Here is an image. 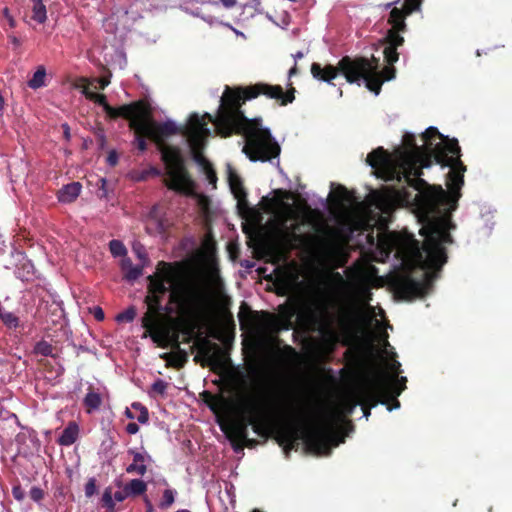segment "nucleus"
Listing matches in <instances>:
<instances>
[{"label":"nucleus","mask_w":512,"mask_h":512,"mask_svg":"<svg viewBox=\"0 0 512 512\" xmlns=\"http://www.w3.org/2000/svg\"><path fill=\"white\" fill-rule=\"evenodd\" d=\"M405 133L403 145L392 154L379 147L367 155L366 162L376 177L392 182L381 191L370 193V212L376 223L387 226V218L398 207L409 208L421 225L422 242L413 233L387 232L379 236L375 260L388 261L396 273V287L404 299L430 293L438 272L447 262L446 245L452 243L455 228L451 213L456 210L464 184L466 167L460 160L456 139L430 126L420 135Z\"/></svg>","instance_id":"obj_1"},{"label":"nucleus","mask_w":512,"mask_h":512,"mask_svg":"<svg viewBox=\"0 0 512 512\" xmlns=\"http://www.w3.org/2000/svg\"><path fill=\"white\" fill-rule=\"evenodd\" d=\"M293 91L284 94L281 86L266 83H256L245 89H232L226 86L220 97L215 117L208 113L202 116L193 113L183 127L171 119L157 123L137 106H123L120 114L129 119L132 129L146 134L156 144H164L166 138L180 133L185 138L194 160L198 163L204 162L200 152L211 135L208 127L210 122L214 124L217 133L223 137L233 133L242 135L245 138L242 151L250 161L272 163L274 159L278 160L281 151L279 144L272 136L270 129L262 125L261 118H247L241 106L246 100L257 98L259 95L281 100V104L286 105L293 102Z\"/></svg>","instance_id":"obj_2"},{"label":"nucleus","mask_w":512,"mask_h":512,"mask_svg":"<svg viewBox=\"0 0 512 512\" xmlns=\"http://www.w3.org/2000/svg\"><path fill=\"white\" fill-rule=\"evenodd\" d=\"M392 389L389 383L364 379L340 399L338 406L317 408L305 415H295L291 423L281 431L279 443L286 455L299 440H303L313 454L329 456L331 450L344 443L345 437L353 431V426L346 424L344 418L351 415L360 402L372 403V407L380 403L386 405L388 411L400 408L397 397L405 390V386Z\"/></svg>","instance_id":"obj_3"},{"label":"nucleus","mask_w":512,"mask_h":512,"mask_svg":"<svg viewBox=\"0 0 512 512\" xmlns=\"http://www.w3.org/2000/svg\"><path fill=\"white\" fill-rule=\"evenodd\" d=\"M404 38L395 32L390 35V43L384 48V57L389 66L385 67L382 71L379 70V60L373 58L371 62L367 58H351L349 56L343 57L338 67L327 65L322 68L319 63L311 65L312 76L329 84L338 75L340 71L349 83H356L361 86L365 84L366 88L373 92L376 96L381 91V85L384 81H389L395 78V68L392 66L398 61L399 55L397 47L401 46Z\"/></svg>","instance_id":"obj_4"},{"label":"nucleus","mask_w":512,"mask_h":512,"mask_svg":"<svg viewBox=\"0 0 512 512\" xmlns=\"http://www.w3.org/2000/svg\"><path fill=\"white\" fill-rule=\"evenodd\" d=\"M148 291L146 302L149 311L142 318V326L150 333L157 329L156 313L163 309L162 298L169 294L171 301L176 298L180 287V272L175 266L159 262L153 275L148 276Z\"/></svg>","instance_id":"obj_5"},{"label":"nucleus","mask_w":512,"mask_h":512,"mask_svg":"<svg viewBox=\"0 0 512 512\" xmlns=\"http://www.w3.org/2000/svg\"><path fill=\"white\" fill-rule=\"evenodd\" d=\"M279 409L276 397H258L248 401L245 405L246 417L231 426L228 437L252 445L254 441L248 438V427L252 426L254 433L259 436L266 435L272 416Z\"/></svg>","instance_id":"obj_6"},{"label":"nucleus","mask_w":512,"mask_h":512,"mask_svg":"<svg viewBox=\"0 0 512 512\" xmlns=\"http://www.w3.org/2000/svg\"><path fill=\"white\" fill-rule=\"evenodd\" d=\"M372 300V292L370 287L364 281H359L354 285L353 294L349 295V306L344 315L339 319V329L342 334L347 335L359 324L362 319H366L369 324H374L381 330L382 322L377 316H384V311L371 306L369 302Z\"/></svg>","instance_id":"obj_7"},{"label":"nucleus","mask_w":512,"mask_h":512,"mask_svg":"<svg viewBox=\"0 0 512 512\" xmlns=\"http://www.w3.org/2000/svg\"><path fill=\"white\" fill-rule=\"evenodd\" d=\"M157 145L166 168V186L174 191L189 192L191 183L183 168L180 150L165 143Z\"/></svg>","instance_id":"obj_8"},{"label":"nucleus","mask_w":512,"mask_h":512,"mask_svg":"<svg viewBox=\"0 0 512 512\" xmlns=\"http://www.w3.org/2000/svg\"><path fill=\"white\" fill-rule=\"evenodd\" d=\"M380 338L383 340V353L390 358V362L387 363V370L372 371L365 376L366 381H375L377 383H389L392 390L406 387L407 378L404 376L399 377L401 373V363L395 359L396 353L392 351V347L387 341L388 334L386 331L380 332Z\"/></svg>","instance_id":"obj_9"},{"label":"nucleus","mask_w":512,"mask_h":512,"mask_svg":"<svg viewBox=\"0 0 512 512\" xmlns=\"http://www.w3.org/2000/svg\"><path fill=\"white\" fill-rule=\"evenodd\" d=\"M226 176L230 190L237 199V208L240 212L248 210L247 193L243 187L242 180L230 163L226 164Z\"/></svg>","instance_id":"obj_10"},{"label":"nucleus","mask_w":512,"mask_h":512,"mask_svg":"<svg viewBox=\"0 0 512 512\" xmlns=\"http://www.w3.org/2000/svg\"><path fill=\"white\" fill-rule=\"evenodd\" d=\"M422 4V0H404L403 7L401 9L394 7L390 11L389 23L392 25L394 31H403L405 29V18L414 11H419Z\"/></svg>","instance_id":"obj_11"},{"label":"nucleus","mask_w":512,"mask_h":512,"mask_svg":"<svg viewBox=\"0 0 512 512\" xmlns=\"http://www.w3.org/2000/svg\"><path fill=\"white\" fill-rule=\"evenodd\" d=\"M307 316L311 324L318 325L322 329L326 330L334 339H339V334L333 328L332 318L325 307L322 305H315L310 307L307 312Z\"/></svg>","instance_id":"obj_12"},{"label":"nucleus","mask_w":512,"mask_h":512,"mask_svg":"<svg viewBox=\"0 0 512 512\" xmlns=\"http://www.w3.org/2000/svg\"><path fill=\"white\" fill-rule=\"evenodd\" d=\"M170 226L171 222L166 216L162 215L159 206H153L147 218V233L154 236L164 237Z\"/></svg>","instance_id":"obj_13"},{"label":"nucleus","mask_w":512,"mask_h":512,"mask_svg":"<svg viewBox=\"0 0 512 512\" xmlns=\"http://www.w3.org/2000/svg\"><path fill=\"white\" fill-rule=\"evenodd\" d=\"M128 452L133 456V462L127 466L126 472L144 475L147 471V463L152 461L151 456L145 451L138 452L134 449H130Z\"/></svg>","instance_id":"obj_14"},{"label":"nucleus","mask_w":512,"mask_h":512,"mask_svg":"<svg viewBox=\"0 0 512 512\" xmlns=\"http://www.w3.org/2000/svg\"><path fill=\"white\" fill-rule=\"evenodd\" d=\"M299 216L291 209L288 208L284 215L279 219L280 229L286 234L287 237H293L300 226L298 222Z\"/></svg>","instance_id":"obj_15"},{"label":"nucleus","mask_w":512,"mask_h":512,"mask_svg":"<svg viewBox=\"0 0 512 512\" xmlns=\"http://www.w3.org/2000/svg\"><path fill=\"white\" fill-rule=\"evenodd\" d=\"M120 268L123 272V277L128 282L136 281L143 273V266L134 265L129 257H124L120 261Z\"/></svg>","instance_id":"obj_16"},{"label":"nucleus","mask_w":512,"mask_h":512,"mask_svg":"<svg viewBox=\"0 0 512 512\" xmlns=\"http://www.w3.org/2000/svg\"><path fill=\"white\" fill-rule=\"evenodd\" d=\"M82 186L79 182H72L67 185H64L58 191V200L61 203H70L73 202L81 192Z\"/></svg>","instance_id":"obj_17"},{"label":"nucleus","mask_w":512,"mask_h":512,"mask_svg":"<svg viewBox=\"0 0 512 512\" xmlns=\"http://www.w3.org/2000/svg\"><path fill=\"white\" fill-rule=\"evenodd\" d=\"M79 435V427L75 422H70L62 431L58 443L62 446L74 444Z\"/></svg>","instance_id":"obj_18"},{"label":"nucleus","mask_w":512,"mask_h":512,"mask_svg":"<svg viewBox=\"0 0 512 512\" xmlns=\"http://www.w3.org/2000/svg\"><path fill=\"white\" fill-rule=\"evenodd\" d=\"M32 5V19L39 24L45 23L47 20V10L43 0H31Z\"/></svg>","instance_id":"obj_19"},{"label":"nucleus","mask_w":512,"mask_h":512,"mask_svg":"<svg viewBox=\"0 0 512 512\" xmlns=\"http://www.w3.org/2000/svg\"><path fill=\"white\" fill-rule=\"evenodd\" d=\"M83 403L87 408V412L91 413L92 411H96L100 408L102 404V398L99 393L90 390L87 392L83 399Z\"/></svg>","instance_id":"obj_20"},{"label":"nucleus","mask_w":512,"mask_h":512,"mask_svg":"<svg viewBox=\"0 0 512 512\" xmlns=\"http://www.w3.org/2000/svg\"><path fill=\"white\" fill-rule=\"evenodd\" d=\"M124 487L129 497L142 495L147 490V484L141 479H132Z\"/></svg>","instance_id":"obj_21"},{"label":"nucleus","mask_w":512,"mask_h":512,"mask_svg":"<svg viewBox=\"0 0 512 512\" xmlns=\"http://www.w3.org/2000/svg\"><path fill=\"white\" fill-rule=\"evenodd\" d=\"M46 70L44 66H39L34 72L32 78L28 81V86L31 89H39L45 86Z\"/></svg>","instance_id":"obj_22"},{"label":"nucleus","mask_w":512,"mask_h":512,"mask_svg":"<svg viewBox=\"0 0 512 512\" xmlns=\"http://www.w3.org/2000/svg\"><path fill=\"white\" fill-rule=\"evenodd\" d=\"M15 275L22 281L30 280L34 275V265L31 261L26 260L21 267L16 269Z\"/></svg>","instance_id":"obj_23"},{"label":"nucleus","mask_w":512,"mask_h":512,"mask_svg":"<svg viewBox=\"0 0 512 512\" xmlns=\"http://www.w3.org/2000/svg\"><path fill=\"white\" fill-rule=\"evenodd\" d=\"M181 9L183 11H185L186 13L188 14H191L195 17H199L201 18L202 20H204L205 22H207L209 25H214V24H217L219 23L218 19L213 17V16H210V15H205L202 13V11L199 9V8H196V9H191L188 4H184L181 6Z\"/></svg>","instance_id":"obj_24"},{"label":"nucleus","mask_w":512,"mask_h":512,"mask_svg":"<svg viewBox=\"0 0 512 512\" xmlns=\"http://www.w3.org/2000/svg\"><path fill=\"white\" fill-rule=\"evenodd\" d=\"M109 249L114 257H126L127 249L125 245L120 241L113 239L109 242Z\"/></svg>","instance_id":"obj_25"},{"label":"nucleus","mask_w":512,"mask_h":512,"mask_svg":"<svg viewBox=\"0 0 512 512\" xmlns=\"http://www.w3.org/2000/svg\"><path fill=\"white\" fill-rule=\"evenodd\" d=\"M53 346L45 341L41 340L34 346V353L42 356H53Z\"/></svg>","instance_id":"obj_26"},{"label":"nucleus","mask_w":512,"mask_h":512,"mask_svg":"<svg viewBox=\"0 0 512 512\" xmlns=\"http://www.w3.org/2000/svg\"><path fill=\"white\" fill-rule=\"evenodd\" d=\"M176 495H177L176 490H174V489H166L163 492V497H162V500L159 503V507L161 509L169 508L174 503Z\"/></svg>","instance_id":"obj_27"},{"label":"nucleus","mask_w":512,"mask_h":512,"mask_svg":"<svg viewBox=\"0 0 512 512\" xmlns=\"http://www.w3.org/2000/svg\"><path fill=\"white\" fill-rule=\"evenodd\" d=\"M101 504L108 512H114L115 502L112 499V488L107 487L101 497Z\"/></svg>","instance_id":"obj_28"},{"label":"nucleus","mask_w":512,"mask_h":512,"mask_svg":"<svg viewBox=\"0 0 512 512\" xmlns=\"http://www.w3.org/2000/svg\"><path fill=\"white\" fill-rule=\"evenodd\" d=\"M135 316H136L135 308L129 307L116 316V321L130 323L134 320Z\"/></svg>","instance_id":"obj_29"},{"label":"nucleus","mask_w":512,"mask_h":512,"mask_svg":"<svg viewBox=\"0 0 512 512\" xmlns=\"http://www.w3.org/2000/svg\"><path fill=\"white\" fill-rule=\"evenodd\" d=\"M92 101L101 105L104 108L105 112L108 113L109 115H111V116L116 115V111L114 110V108H112L107 103L105 95L96 93V97Z\"/></svg>","instance_id":"obj_30"},{"label":"nucleus","mask_w":512,"mask_h":512,"mask_svg":"<svg viewBox=\"0 0 512 512\" xmlns=\"http://www.w3.org/2000/svg\"><path fill=\"white\" fill-rule=\"evenodd\" d=\"M151 389L159 395H164L167 390V383L162 379H157L153 382Z\"/></svg>","instance_id":"obj_31"},{"label":"nucleus","mask_w":512,"mask_h":512,"mask_svg":"<svg viewBox=\"0 0 512 512\" xmlns=\"http://www.w3.org/2000/svg\"><path fill=\"white\" fill-rule=\"evenodd\" d=\"M135 133H136V137H135V142H136V145H137V148L140 150V151H145L146 148H147V144H146V140H145V137H147L146 134L144 133H139L138 131L134 130Z\"/></svg>","instance_id":"obj_32"},{"label":"nucleus","mask_w":512,"mask_h":512,"mask_svg":"<svg viewBox=\"0 0 512 512\" xmlns=\"http://www.w3.org/2000/svg\"><path fill=\"white\" fill-rule=\"evenodd\" d=\"M96 480L94 478H90L85 484V495L86 497H91L96 492Z\"/></svg>","instance_id":"obj_33"},{"label":"nucleus","mask_w":512,"mask_h":512,"mask_svg":"<svg viewBox=\"0 0 512 512\" xmlns=\"http://www.w3.org/2000/svg\"><path fill=\"white\" fill-rule=\"evenodd\" d=\"M44 496V492L41 488L39 487H32L31 490H30V498L35 501V502H39L40 500H42Z\"/></svg>","instance_id":"obj_34"},{"label":"nucleus","mask_w":512,"mask_h":512,"mask_svg":"<svg viewBox=\"0 0 512 512\" xmlns=\"http://www.w3.org/2000/svg\"><path fill=\"white\" fill-rule=\"evenodd\" d=\"M225 496L227 497L229 504L231 506H234L235 503V493H234V486L233 485H226L225 487Z\"/></svg>","instance_id":"obj_35"},{"label":"nucleus","mask_w":512,"mask_h":512,"mask_svg":"<svg viewBox=\"0 0 512 512\" xmlns=\"http://www.w3.org/2000/svg\"><path fill=\"white\" fill-rule=\"evenodd\" d=\"M127 497H129V495L126 492L125 487L121 491H116L115 493H112V499H113L114 502H122Z\"/></svg>","instance_id":"obj_36"},{"label":"nucleus","mask_w":512,"mask_h":512,"mask_svg":"<svg viewBox=\"0 0 512 512\" xmlns=\"http://www.w3.org/2000/svg\"><path fill=\"white\" fill-rule=\"evenodd\" d=\"M135 419H137V421L141 424H145L148 422L149 420V413H148V409H143L139 411V414L137 416H135Z\"/></svg>","instance_id":"obj_37"},{"label":"nucleus","mask_w":512,"mask_h":512,"mask_svg":"<svg viewBox=\"0 0 512 512\" xmlns=\"http://www.w3.org/2000/svg\"><path fill=\"white\" fill-rule=\"evenodd\" d=\"M4 17L7 19L8 21V24L11 28H15L16 27V21L15 19L13 18V16L10 14V11L7 7H5L2 11Z\"/></svg>","instance_id":"obj_38"},{"label":"nucleus","mask_w":512,"mask_h":512,"mask_svg":"<svg viewBox=\"0 0 512 512\" xmlns=\"http://www.w3.org/2000/svg\"><path fill=\"white\" fill-rule=\"evenodd\" d=\"M107 163L110 166H115L118 163V155L116 151H110L107 156Z\"/></svg>","instance_id":"obj_39"},{"label":"nucleus","mask_w":512,"mask_h":512,"mask_svg":"<svg viewBox=\"0 0 512 512\" xmlns=\"http://www.w3.org/2000/svg\"><path fill=\"white\" fill-rule=\"evenodd\" d=\"M95 81L98 83L99 89L103 90L110 84V76L98 78Z\"/></svg>","instance_id":"obj_40"},{"label":"nucleus","mask_w":512,"mask_h":512,"mask_svg":"<svg viewBox=\"0 0 512 512\" xmlns=\"http://www.w3.org/2000/svg\"><path fill=\"white\" fill-rule=\"evenodd\" d=\"M139 431V426L134 423V422H131V423H128L127 426H126V432L130 435H134L136 434L137 432Z\"/></svg>","instance_id":"obj_41"},{"label":"nucleus","mask_w":512,"mask_h":512,"mask_svg":"<svg viewBox=\"0 0 512 512\" xmlns=\"http://www.w3.org/2000/svg\"><path fill=\"white\" fill-rule=\"evenodd\" d=\"M93 315H94L95 319L98 321H102L105 317L102 308H100L98 306L93 308Z\"/></svg>","instance_id":"obj_42"},{"label":"nucleus","mask_w":512,"mask_h":512,"mask_svg":"<svg viewBox=\"0 0 512 512\" xmlns=\"http://www.w3.org/2000/svg\"><path fill=\"white\" fill-rule=\"evenodd\" d=\"M230 441L232 442V446H233V449L236 453H240L243 451V444L245 442H239L237 440H234L233 438H229Z\"/></svg>","instance_id":"obj_43"},{"label":"nucleus","mask_w":512,"mask_h":512,"mask_svg":"<svg viewBox=\"0 0 512 512\" xmlns=\"http://www.w3.org/2000/svg\"><path fill=\"white\" fill-rule=\"evenodd\" d=\"M360 404L362 405V409H363V417L368 419V417L370 416L371 412H370V409L373 408L372 407V403H363V402H360Z\"/></svg>","instance_id":"obj_44"},{"label":"nucleus","mask_w":512,"mask_h":512,"mask_svg":"<svg viewBox=\"0 0 512 512\" xmlns=\"http://www.w3.org/2000/svg\"><path fill=\"white\" fill-rule=\"evenodd\" d=\"M81 92L87 99L91 101L96 97V93L90 90L88 87H84Z\"/></svg>","instance_id":"obj_45"},{"label":"nucleus","mask_w":512,"mask_h":512,"mask_svg":"<svg viewBox=\"0 0 512 512\" xmlns=\"http://www.w3.org/2000/svg\"><path fill=\"white\" fill-rule=\"evenodd\" d=\"M221 351L220 349L217 347L216 348V352L211 356V361L214 363V364H217V365H220L221 363V355H220Z\"/></svg>","instance_id":"obj_46"},{"label":"nucleus","mask_w":512,"mask_h":512,"mask_svg":"<svg viewBox=\"0 0 512 512\" xmlns=\"http://www.w3.org/2000/svg\"><path fill=\"white\" fill-rule=\"evenodd\" d=\"M335 193L338 198L344 199V198H346L347 191H346L345 187L338 185L337 191Z\"/></svg>","instance_id":"obj_47"},{"label":"nucleus","mask_w":512,"mask_h":512,"mask_svg":"<svg viewBox=\"0 0 512 512\" xmlns=\"http://www.w3.org/2000/svg\"><path fill=\"white\" fill-rule=\"evenodd\" d=\"M218 5L221 3L226 8H232L236 4V0H217Z\"/></svg>","instance_id":"obj_48"},{"label":"nucleus","mask_w":512,"mask_h":512,"mask_svg":"<svg viewBox=\"0 0 512 512\" xmlns=\"http://www.w3.org/2000/svg\"><path fill=\"white\" fill-rule=\"evenodd\" d=\"M9 41L11 42V44H13L15 47H19L21 45V42H20V39L17 38L16 36L14 35H10L9 36Z\"/></svg>","instance_id":"obj_49"},{"label":"nucleus","mask_w":512,"mask_h":512,"mask_svg":"<svg viewBox=\"0 0 512 512\" xmlns=\"http://www.w3.org/2000/svg\"><path fill=\"white\" fill-rule=\"evenodd\" d=\"M196 3H202V4H211V5H218L217 0H193Z\"/></svg>","instance_id":"obj_50"},{"label":"nucleus","mask_w":512,"mask_h":512,"mask_svg":"<svg viewBox=\"0 0 512 512\" xmlns=\"http://www.w3.org/2000/svg\"><path fill=\"white\" fill-rule=\"evenodd\" d=\"M62 127H63V129H64V136H65V138H66L67 140H69V139H70V137H71V136H70V128H69V125L65 123V124H63V125H62Z\"/></svg>","instance_id":"obj_51"},{"label":"nucleus","mask_w":512,"mask_h":512,"mask_svg":"<svg viewBox=\"0 0 512 512\" xmlns=\"http://www.w3.org/2000/svg\"><path fill=\"white\" fill-rule=\"evenodd\" d=\"M131 408H132V409H135V410H137V411H140V410H142V411H143V409H147L145 406H143V405H142L141 403H139V402H134V403H132Z\"/></svg>","instance_id":"obj_52"},{"label":"nucleus","mask_w":512,"mask_h":512,"mask_svg":"<svg viewBox=\"0 0 512 512\" xmlns=\"http://www.w3.org/2000/svg\"><path fill=\"white\" fill-rule=\"evenodd\" d=\"M208 178H209V180H210V182L212 184L216 183L217 178H216V175H215V173L213 171H209L208 172Z\"/></svg>","instance_id":"obj_53"},{"label":"nucleus","mask_w":512,"mask_h":512,"mask_svg":"<svg viewBox=\"0 0 512 512\" xmlns=\"http://www.w3.org/2000/svg\"><path fill=\"white\" fill-rule=\"evenodd\" d=\"M303 57H304V53L301 52V51H298L295 54H293V58H294L295 61H297V60H299V59H301Z\"/></svg>","instance_id":"obj_54"},{"label":"nucleus","mask_w":512,"mask_h":512,"mask_svg":"<svg viewBox=\"0 0 512 512\" xmlns=\"http://www.w3.org/2000/svg\"><path fill=\"white\" fill-rule=\"evenodd\" d=\"M297 74V67L296 65H294L288 72V76L289 78H291L292 76L296 75Z\"/></svg>","instance_id":"obj_55"},{"label":"nucleus","mask_w":512,"mask_h":512,"mask_svg":"<svg viewBox=\"0 0 512 512\" xmlns=\"http://www.w3.org/2000/svg\"><path fill=\"white\" fill-rule=\"evenodd\" d=\"M125 415H126V417H127V418H129V419H132V420H133V419H135V415H134V414L132 413V411H131L130 409H128V408H127V409H126V411H125Z\"/></svg>","instance_id":"obj_56"},{"label":"nucleus","mask_w":512,"mask_h":512,"mask_svg":"<svg viewBox=\"0 0 512 512\" xmlns=\"http://www.w3.org/2000/svg\"><path fill=\"white\" fill-rule=\"evenodd\" d=\"M151 173H152L153 175H156V176L160 175V171H159L158 169H156V168H152V169H151Z\"/></svg>","instance_id":"obj_57"},{"label":"nucleus","mask_w":512,"mask_h":512,"mask_svg":"<svg viewBox=\"0 0 512 512\" xmlns=\"http://www.w3.org/2000/svg\"><path fill=\"white\" fill-rule=\"evenodd\" d=\"M137 255L140 259H146V254L145 253H141V252H137Z\"/></svg>","instance_id":"obj_58"},{"label":"nucleus","mask_w":512,"mask_h":512,"mask_svg":"<svg viewBox=\"0 0 512 512\" xmlns=\"http://www.w3.org/2000/svg\"><path fill=\"white\" fill-rule=\"evenodd\" d=\"M486 227H487V233L489 234L493 228V223L491 225L487 224Z\"/></svg>","instance_id":"obj_59"},{"label":"nucleus","mask_w":512,"mask_h":512,"mask_svg":"<svg viewBox=\"0 0 512 512\" xmlns=\"http://www.w3.org/2000/svg\"><path fill=\"white\" fill-rule=\"evenodd\" d=\"M18 495H19V492H15V491H14V496H15V498L20 499V497H19Z\"/></svg>","instance_id":"obj_60"},{"label":"nucleus","mask_w":512,"mask_h":512,"mask_svg":"<svg viewBox=\"0 0 512 512\" xmlns=\"http://www.w3.org/2000/svg\"><path fill=\"white\" fill-rule=\"evenodd\" d=\"M18 495H19V492H15V491H14V496H15V498L20 499V497H19Z\"/></svg>","instance_id":"obj_61"},{"label":"nucleus","mask_w":512,"mask_h":512,"mask_svg":"<svg viewBox=\"0 0 512 512\" xmlns=\"http://www.w3.org/2000/svg\"><path fill=\"white\" fill-rule=\"evenodd\" d=\"M399 0L396 1V3L398 2ZM393 4H395V2H391V3H388L387 4V7H391Z\"/></svg>","instance_id":"obj_62"},{"label":"nucleus","mask_w":512,"mask_h":512,"mask_svg":"<svg viewBox=\"0 0 512 512\" xmlns=\"http://www.w3.org/2000/svg\"><path fill=\"white\" fill-rule=\"evenodd\" d=\"M338 93H339V97H341V96H342V90H341V89H339V90H338Z\"/></svg>","instance_id":"obj_63"},{"label":"nucleus","mask_w":512,"mask_h":512,"mask_svg":"<svg viewBox=\"0 0 512 512\" xmlns=\"http://www.w3.org/2000/svg\"><path fill=\"white\" fill-rule=\"evenodd\" d=\"M252 512H262V511H260L259 509H254V510H252Z\"/></svg>","instance_id":"obj_64"}]
</instances>
